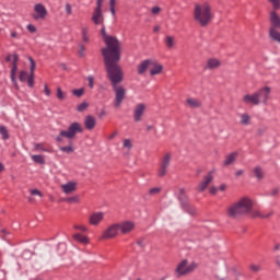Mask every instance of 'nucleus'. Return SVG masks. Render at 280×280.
Returning <instances> with one entry per match:
<instances>
[{
    "instance_id": "9b49d317",
    "label": "nucleus",
    "mask_w": 280,
    "mask_h": 280,
    "mask_svg": "<svg viewBox=\"0 0 280 280\" xmlns=\"http://www.w3.org/2000/svg\"><path fill=\"white\" fill-rule=\"evenodd\" d=\"M119 223H113L103 232L101 240H113L119 235Z\"/></svg>"
},
{
    "instance_id": "774afa93",
    "label": "nucleus",
    "mask_w": 280,
    "mask_h": 280,
    "mask_svg": "<svg viewBox=\"0 0 280 280\" xmlns=\"http://www.w3.org/2000/svg\"><path fill=\"white\" fill-rule=\"evenodd\" d=\"M160 30H161V26H154V27H153V32H155V33H156V32H160Z\"/></svg>"
},
{
    "instance_id": "5701e85b",
    "label": "nucleus",
    "mask_w": 280,
    "mask_h": 280,
    "mask_svg": "<svg viewBox=\"0 0 280 280\" xmlns=\"http://www.w3.org/2000/svg\"><path fill=\"white\" fill-rule=\"evenodd\" d=\"M164 45H166L167 49H174V47H176V38L172 35H166L164 38Z\"/></svg>"
},
{
    "instance_id": "a211bd4d",
    "label": "nucleus",
    "mask_w": 280,
    "mask_h": 280,
    "mask_svg": "<svg viewBox=\"0 0 280 280\" xmlns=\"http://www.w3.org/2000/svg\"><path fill=\"white\" fill-rule=\"evenodd\" d=\"M19 56L16 54L13 55V60H12V69H11V81L13 82V84H15L16 89L19 88V85L16 84V78H15V73L19 70Z\"/></svg>"
},
{
    "instance_id": "c03bdc74",
    "label": "nucleus",
    "mask_w": 280,
    "mask_h": 280,
    "mask_svg": "<svg viewBox=\"0 0 280 280\" xmlns=\"http://www.w3.org/2000/svg\"><path fill=\"white\" fill-rule=\"evenodd\" d=\"M88 85L90 86V89H93V86H95V78L93 75L88 77Z\"/></svg>"
},
{
    "instance_id": "6e6d98bb",
    "label": "nucleus",
    "mask_w": 280,
    "mask_h": 280,
    "mask_svg": "<svg viewBox=\"0 0 280 280\" xmlns=\"http://www.w3.org/2000/svg\"><path fill=\"white\" fill-rule=\"evenodd\" d=\"M44 93H45V95H47V97H49V95H51V90H49L47 84L44 85Z\"/></svg>"
},
{
    "instance_id": "aec40b11",
    "label": "nucleus",
    "mask_w": 280,
    "mask_h": 280,
    "mask_svg": "<svg viewBox=\"0 0 280 280\" xmlns=\"http://www.w3.org/2000/svg\"><path fill=\"white\" fill-rule=\"evenodd\" d=\"M92 21L94 25H104V14H102V9L94 10Z\"/></svg>"
},
{
    "instance_id": "4c0bfd02",
    "label": "nucleus",
    "mask_w": 280,
    "mask_h": 280,
    "mask_svg": "<svg viewBox=\"0 0 280 280\" xmlns=\"http://www.w3.org/2000/svg\"><path fill=\"white\" fill-rule=\"evenodd\" d=\"M72 95L75 97H82V95H84V88L72 90Z\"/></svg>"
},
{
    "instance_id": "a18cd8bd",
    "label": "nucleus",
    "mask_w": 280,
    "mask_h": 280,
    "mask_svg": "<svg viewBox=\"0 0 280 280\" xmlns=\"http://www.w3.org/2000/svg\"><path fill=\"white\" fill-rule=\"evenodd\" d=\"M66 202L78 203V202H80V197H78V196L69 197L66 199Z\"/></svg>"
},
{
    "instance_id": "3c124183",
    "label": "nucleus",
    "mask_w": 280,
    "mask_h": 280,
    "mask_svg": "<svg viewBox=\"0 0 280 280\" xmlns=\"http://www.w3.org/2000/svg\"><path fill=\"white\" fill-rule=\"evenodd\" d=\"M249 269L253 271V272H259V270H261V267L259 265H250L249 266Z\"/></svg>"
},
{
    "instance_id": "13d9d810",
    "label": "nucleus",
    "mask_w": 280,
    "mask_h": 280,
    "mask_svg": "<svg viewBox=\"0 0 280 280\" xmlns=\"http://www.w3.org/2000/svg\"><path fill=\"white\" fill-rule=\"evenodd\" d=\"M102 3H104V0H97L96 1V10H102Z\"/></svg>"
},
{
    "instance_id": "603ef678",
    "label": "nucleus",
    "mask_w": 280,
    "mask_h": 280,
    "mask_svg": "<svg viewBox=\"0 0 280 280\" xmlns=\"http://www.w3.org/2000/svg\"><path fill=\"white\" fill-rule=\"evenodd\" d=\"M31 196H39V198H43V192H40L38 189H32Z\"/></svg>"
},
{
    "instance_id": "1a4fd4ad",
    "label": "nucleus",
    "mask_w": 280,
    "mask_h": 280,
    "mask_svg": "<svg viewBox=\"0 0 280 280\" xmlns=\"http://www.w3.org/2000/svg\"><path fill=\"white\" fill-rule=\"evenodd\" d=\"M49 14V11H47V7L43 3H36L33 7V13H32V19L34 21H45Z\"/></svg>"
},
{
    "instance_id": "58836bf2",
    "label": "nucleus",
    "mask_w": 280,
    "mask_h": 280,
    "mask_svg": "<svg viewBox=\"0 0 280 280\" xmlns=\"http://www.w3.org/2000/svg\"><path fill=\"white\" fill-rule=\"evenodd\" d=\"M27 72L25 70L20 71L19 80L20 82H27Z\"/></svg>"
},
{
    "instance_id": "a19ab883",
    "label": "nucleus",
    "mask_w": 280,
    "mask_h": 280,
    "mask_svg": "<svg viewBox=\"0 0 280 280\" xmlns=\"http://www.w3.org/2000/svg\"><path fill=\"white\" fill-rule=\"evenodd\" d=\"M28 60L31 62V75H34V71L36 69V61L32 57H28Z\"/></svg>"
},
{
    "instance_id": "0eeeda50",
    "label": "nucleus",
    "mask_w": 280,
    "mask_h": 280,
    "mask_svg": "<svg viewBox=\"0 0 280 280\" xmlns=\"http://www.w3.org/2000/svg\"><path fill=\"white\" fill-rule=\"evenodd\" d=\"M78 132H83L82 125L80 122H72L67 130H61L57 141H62L65 139H73Z\"/></svg>"
},
{
    "instance_id": "f03ea898",
    "label": "nucleus",
    "mask_w": 280,
    "mask_h": 280,
    "mask_svg": "<svg viewBox=\"0 0 280 280\" xmlns=\"http://www.w3.org/2000/svg\"><path fill=\"white\" fill-rule=\"evenodd\" d=\"M101 34L106 45V47L101 50L104 65L108 66L119 62V60H121V43H119L117 38L106 34V26H104V24L102 25Z\"/></svg>"
},
{
    "instance_id": "de8ad7c7",
    "label": "nucleus",
    "mask_w": 280,
    "mask_h": 280,
    "mask_svg": "<svg viewBox=\"0 0 280 280\" xmlns=\"http://www.w3.org/2000/svg\"><path fill=\"white\" fill-rule=\"evenodd\" d=\"M26 82L31 89L34 88V74H30V77L26 79Z\"/></svg>"
},
{
    "instance_id": "5fc2aeb1",
    "label": "nucleus",
    "mask_w": 280,
    "mask_h": 280,
    "mask_svg": "<svg viewBox=\"0 0 280 280\" xmlns=\"http://www.w3.org/2000/svg\"><path fill=\"white\" fill-rule=\"evenodd\" d=\"M152 130H153V132L156 133V127H154L153 125H148L147 126V132H152Z\"/></svg>"
},
{
    "instance_id": "69168bd1",
    "label": "nucleus",
    "mask_w": 280,
    "mask_h": 280,
    "mask_svg": "<svg viewBox=\"0 0 280 280\" xmlns=\"http://www.w3.org/2000/svg\"><path fill=\"white\" fill-rule=\"evenodd\" d=\"M276 265L280 268V256H277V258H276Z\"/></svg>"
},
{
    "instance_id": "b1692460",
    "label": "nucleus",
    "mask_w": 280,
    "mask_h": 280,
    "mask_svg": "<svg viewBox=\"0 0 280 280\" xmlns=\"http://www.w3.org/2000/svg\"><path fill=\"white\" fill-rule=\"evenodd\" d=\"M186 104L189 108H200L202 106V103L198 98H187Z\"/></svg>"
},
{
    "instance_id": "0e129e2a",
    "label": "nucleus",
    "mask_w": 280,
    "mask_h": 280,
    "mask_svg": "<svg viewBox=\"0 0 280 280\" xmlns=\"http://www.w3.org/2000/svg\"><path fill=\"white\" fill-rule=\"evenodd\" d=\"M242 174H244L243 170L236 171L235 176H242Z\"/></svg>"
},
{
    "instance_id": "338daca9",
    "label": "nucleus",
    "mask_w": 280,
    "mask_h": 280,
    "mask_svg": "<svg viewBox=\"0 0 280 280\" xmlns=\"http://www.w3.org/2000/svg\"><path fill=\"white\" fill-rule=\"evenodd\" d=\"M115 137H117V131L113 132V133L109 136V139L113 140V139H115Z\"/></svg>"
},
{
    "instance_id": "79ce46f5",
    "label": "nucleus",
    "mask_w": 280,
    "mask_h": 280,
    "mask_svg": "<svg viewBox=\"0 0 280 280\" xmlns=\"http://www.w3.org/2000/svg\"><path fill=\"white\" fill-rule=\"evenodd\" d=\"M150 196H158V194H161V187H154L149 190Z\"/></svg>"
},
{
    "instance_id": "f704fd0d",
    "label": "nucleus",
    "mask_w": 280,
    "mask_h": 280,
    "mask_svg": "<svg viewBox=\"0 0 280 280\" xmlns=\"http://www.w3.org/2000/svg\"><path fill=\"white\" fill-rule=\"evenodd\" d=\"M57 98L62 102L67 98V94L62 91L61 88H57Z\"/></svg>"
},
{
    "instance_id": "423d86ee",
    "label": "nucleus",
    "mask_w": 280,
    "mask_h": 280,
    "mask_svg": "<svg viewBox=\"0 0 280 280\" xmlns=\"http://www.w3.org/2000/svg\"><path fill=\"white\" fill-rule=\"evenodd\" d=\"M198 268V265L196 262H188L187 259L182 260L175 268V275L177 279H180V277H187V275H191L194 270Z\"/></svg>"
},
{
    "instance_id": "bf43d9fd",
    "label": "nucleus",
    "mask_w": 280,
    "mask_h": 280,
    "mask_svg": "<svg viewBox=\"0 0 280 280\" xmlns=\"http://www.w3.org/2000/svg\"><path fill=\"white\" fill-rule=\"evenodd\" d=\"M210 194L215 196V194H218V187H215V186L210 187Z\"/></svg>"
},
{
    "instance_id": "052dcab7",
    "label": "nucleus",
    "mask_w": 280,
    "mask_h": 280,
    "mask_svg": "<svg viewBox=\"0 0 280 280\" xmlns=\"http://www.w3.org/2000/svg\"><path fill=\"white\" fill-rule=\"evenodd\" d=\"M226 189H228L226 184H221V185L219 186V191H226Z\"/></svg>"
},
{
    "instance_id": "e433bc0d",
    "label": "nucleus",
    "mask_w": 280,
    "mask_h": 280,
    "mask_svg": "<svg viewBox=\"0 0 280 280\" xmlns=\"http://www.w3.org/2000/svg\"><path fill=\"white\" fill-rule=\"evenodd\" d=\"M122 148H125V150H132V140L125 139L122 141Z\"/></svg>"
},
{
    "instance_id": "dca6fc26",
    "label": "nucleus",
    "mask_w": 280,
    "mask_h": 280,
    "mask_svg": "<svg viewBox=\"0 0 280 280\" xmlns=\"http://www.w3.org/2000/svg\"><path fill=\"white\" fill-rule=\"evenodd\" d=\"M161 73H163V65L159 63L154 59H151L150 75H161Z\"/></svg>"
},
{
    "instance_id": "2eb2a0df",
    "label": "nucleus",
    "mask_w": 280,
    "mask_h": 280,
    "mask_svg": "<svg viewBox=\"0 0 280 280\" xmlns=\"http://www.w3.org/2000/svg\"><path fill=\"white\" fill-rule=\"evenodd\" d=\"M221 67H222V60L215 57H212L206 61L205 69L209 71H215V69H220Z\"/></svg>"
},
{
    "instance_id": "f3484780",
    "label": "nucleus",
    "mask_w": 280,
    "mask_h": 280,
    "mask_svg": "<svg viewBox=\"0 0 280 280\" xmlns=\"http://www.w3.org/2000/svg\"><path fill=\"white\" fill-rule=\"evenodd\" d=\"M212 180H213V172H210L208 173V175L203 177V180L198 185L197 187L198 191H205V189H207L209 185H211Z\"/></svg>"
},
{
    "instance_id": "8fccbe9b",
    "label": "nucleus",
    "mask_w": 280,
    "mask_h": 280,
    "mask_svg": "<svg viewBox=\"0 0 280 280\" xmlns=\"http://www.w3.org/2000/svg\"><path fill=\"white\" fill-rule=\"evenodd\" d=\"M161 12H162V9L160 7H153L151 9V13L154 14V15L161 14Z\"/></svg>"
},
{
    "instance_id": "7ed1b4c3",
    "label": "nucleus",
    "mask_w": 280,
    "mask_h": 280,
    "mask_svg": "<svg viewBox=\"0 0 280 280\" xmlns=\"http://www.w3.org/2000/svg\"><path fill=\"white\" fill-rule=\"evenodd\" d=\"M226 215L233 220L242 218V215H250V218H260L264 220V212L253 210V199L243 197L238 201L230 205L226 208Z\"/></svg>"
},
{
    "instance_id": "7c9ffc66",
    "label": "nucleus",
    "mask_w": 280,
    "mask_h": 280,
    "mask_svg": "<svg viewBox=\"0 0 280 280\" xmlns=\"http://www.w3.org/2000/svg\"><path fill=\"white\" fill-rule=\"evenodd\" d=\"M32 161L38 163L39 165H45V158L43 155H32Z\"/></svg>"
},
{
    "instance_id": "2f4dec72",
    "label": "nucleus",
    "mask_w": 280,
    "mask_h": 280,
    "mask_svg": "<svg viewBox=\"0 0 280 280\" xmlns=\"http://www.w3.org/2000/svg\"><path fill=\"white\" fill-rule=\"evenodd\" d=\"M241 124L243 126H248V124H250V116L248 114H242L241 115Z\"/></svg>"
},
{
    "instance_id": "f257e3e1",
    "label": "nucleus",
    "mask_w": 280,
    "mask_h": 280,
    "mask_svg": "<svg viewBox=\"0 0 280 280\" xmlns=\"http://www.w3.org/2000/svg\"><path fill=\"white\" fill-rule=\"evenodd\" d=\"M105 70L115 93L114 106L115 108H119L126 100V88L118 85L120 82H124V71L119 62L105 66Z\"/></svg>"
},
{
    "instance_id": "cd10ccee",
    "label": "nucleus",
    "mask_w": 280,
    "mask_h": 280,
    "mask_svg": "<svg viewBox=\"0 0 280 280\" xmlns=\"http://www.w3.org/2000/svg\"><path fill=\"white\" fill-rule=\"evenodd\" d=\"M73 240H75V242H79L80 244H89L91 241L88 238V236L82 235L80 233H77L74 235H72Z\"/></svg>"
},
{
    "instance_id": "a878e982",
    "label": "nucleus",
    "mask_w": 280,
    "mask_h": 280,
    "mask_svg": "<svg viewBox=\"0 0 280 280\" xmlns=\"http://www.w3.org/2000/svg\"><path fill=\"white\" fill-rule=\"evenodd\" d=\"M236 160H237V152L230 153L225 158V161L223 162V165H225V166L233 165V163H235Z\"/></svg>"
},
{
    "instance_id": "bb28decb",
    "label": "nucleus",
    "mask_w": 280,
    "mask_h": 280,
    "mask_svg": "<svg viewBox=\"0 0 280 280\" xmlns=\"http://www.w3.org/2000/svg\"><path fill=\"white\" fill-rule=\"evenodd\" d=\"M84 124H85V128L88 130H93V128H95V124H96L95 117L86 116Z\"/></svg>"
},
{
    "instance_id": "473e14b6",
    "label": "nucleus",
    "mask_w": 280,
    "mask_h": 280,
    "mask_svg": "<svg viewBox=\"0 0 280 280\" xmlns=\"http://www.w3.org/2000/svg\"><path fill=\"white\" fill-rule=\"evenodd\" d=\"M73 229H75V231H81V233H89V226L85 224H74Z\"/></svg>"
},
{
    "instance_id": "f8f14e48",
    "label": "nucleus",
    "mask_w": 280,
    "mask_h": 280,
    "mask_svg": "<svg viewBox=\"0 0 280 280\" xmlns=\"http://www.w3.org/2000/svg\"><path fill=\"white\" fill-rule=\"evenodd\" d=\"M106 214L104 212H92L89 215L88 222L91 224V226H100L102 222H104V218Z\"/></svg>"
},
{
    "instance_id": "412c9836",
    "label": "nucleus",
    "mask_w": 280,
    "mask_h": 280,
    "mask_svg": "<svg viewBox=\"0 0 280 280\" xmlns=\"http://www.w3.org/2000/svg\"><path fill=\"white\" fill-rule=\"evenodd\" d=\"M151 65L152 59H147L140 62V65L138 66V75H143V73H145V71L150 69Z\"/></svg>"
},
{
    "instance_id": "72a5a7b5",
    "label": "nucleus",
    "mask_w": 280,
    "mask_h": 280,
    "mask_svg": "<svg viewBox=\"0 0 280 280\" xmlns=\"http://www.w3.org/2000/svg\"><path fill=\"white\" fill-rule=\"evenodd\" d=\"M34 150H36V152H49V149L45 148L43 143H35Z\"/></svg>"
},
{
    "instance_id": "37998d69",
    "label": "nucleus",
    "mask_w": 280,
    "mask_h": 280,
    "mask_svg": "<svg viewBox=\"0 0 280 280\" xmlns=\"http://www.w3.org/2000/svg\"><path fill=\"white\" fill-rule=\"evenodd\" d=\"M86 51V47H84V44H79V56L80 58H84V52Z\"/></svg>"
},
{
    "instance_id": "39448f33",
    "label": "nucleus",
    "mask_w": 280,
    "mask_h": 280,
    "mask_svg": "<svg viewBox=\"0 0 280 280\" xmlns=\"http://www.w3.org/2000/svg\"><path fill=\"white\" fill-rule=\"evenodd\" d=\"M271 90L269 86H265L253 94H245L242 98L243 104L247 106H259V104H268L270 100Z\"/></svg>"
},
{
    "instance_id": "680f3d73",
    "label": "nucleus",
    "mask_w": 280,
    "mask_h": 280,
    "mask_svg": "<svg viewBox=\"0 0 280 280\" xmlns=\"http://www.w3.org/2000/svg\"><path fill=\"white\" fill-rule=\"evenodd\" d=\"M137 244L140 246V248H145V241H138Z\"/></svg>"
},
{
    "instance_id": "393cba45",
    "label": "nucleus",
    "mask_w": 280,
    "mask_h": 280,
    "mask_svg": "<svg viewBox=\"0 0 280 280\" xmlns=\"http://www.w3.org/2000/svg\"><path fill=\"white\" fill-rule=\"evenodd\" d=\"M253 172L257 180H262V178L266 176V173L264 172V168L261 166H255Z\"/></svg>"
},
{
    "instance_id": "4468645a",
    "label": "nucleus",
    "mask_w": 280,
    "mask_h": 280,
    "mask_svg": "<svg viewBox=\"0 0 280 280\" xmlns=\"http://www.w3.org/2000/svg\"><path fill=\"white\" fill-rule=\"evenodd\" d=\"M145 108H148V106L143 103L136 105L133 109V121H141L143 115H145Z\"/></svg>"
},
{
    "instance_id": "864d4df0",
    "label": "nucleus",
    "mask_w": 280,
    "mask_h": 280,
    "mask_svg": "<svg viewBox=\"0 0 280 280\" xmlns=\"http://www.w3.org/2000/svg\"><path fill=\"white\" fill-rule=\"evenodd\" d=\"M275 215V211H270L269 213H262V220H268V218H272Z\"/></svg>"
},
{
    "instance_id": "c85d7f7f",
    "label": "nucleus",
    "mask_w": 280,
    "mask_h": 280,
    "mask_svg": "<svg viewBox=\"0 0 280 280\" xmlns=\"http://www.w3.org/2000/svg\"><path fill=\"white\" fill-rule=\"evenodd\" d=\"M0 135L4 141L10 139V133L8 132V128H5V126H0Z\"/></svg>"
},
{
    "instance_id": "6ab92c4d",
    "label": "nucleus",
    "mask_w": 280,
    "mask_h": 280,
    "mask_svg": "<svg viewBox=\"0 0 280 280\" xmlns=\"http://www.w3.org/2000/svg\"><path fill=\"white\" fill-rule=\"evenodd\" d=\"M61 189L63 194L69 196V194H73L78 189V183L77 182H68L67 184L61 185Z\"/></svg>"
},
{
    "instance_id": "e2e57ef3",
    "label": "nucleus",
    "mask_w": 280,
    "mask_h": 280,
    "mask_svg": "<svg viewBox=\"0 0 280 280\" xmlns=\"http://www.w3.org/2000/svg\"><path fill=\"white\" fill-rule=\"evenodd\" d=\"M11 38H19V33L16 31L11 32Z\"/></svg>"
},
{
    "instance_id": "20e7f679",
    "label": "nucleus",
    "mask_w": 280,
    "mask_h": 280,
    "mask_svg": "<svg viewBox=\"0 0 280 280\" xmlns=\"http://www.w3.org/2000/svg\"><path fill=\"white\" fill-rule=\"evenodd\" d=\"M213 11L211 9V4L208 2L197 3L194 8V20L201 27H207L211 21L214 19Z\"/></svg>"
},
{
    "instance_id": "49530a36",
    "label": "nucleus",
    "mask_w": 280,
    "mask_h": 280,
    "mask_svg": "<svg viewBox=\"0 0 280 280\" xmlns=\"http://www.w3.org/2000/svg\"><path fill=\"white\" fill-rule=\"evenodd\" d=\"M66 14L67 16H71V14H73V8L70 3H66Z\"/></svg>"
},
{
    "instance_id": "4be33fe9",
    "label": "nucleus",
    "mask_w": 280,
    "mask_h": 280,
    "mask_svg": "<svg viewBox=\"0 0 280 280\" xmlns=\"http://www.w3.org/2000/svg\"><path fill=\"white\" fill-rule=\"evenodd\" d=\"M277 30H279V26L271 24V27L269 28V36L271 40H275V43H279L280 45V32Z\"/></svg>"
},
{
    "instance_id": "ea45409f",
    "label": "nucleus",
    "mask_w": 280,
    "mask_h": 280,
    "mask_svg": "<svg viewBox=\"0 0 280 280\" xmlns=\"http://www.w3.org/2000/svg\"><path fill=\"white\" fill-rule=\"evenodd\" d=\"M86 108H89V103L83 102L80 105H78L77 110H79V113H84Z\"/></svg>"
},
{
    "instance_id": "ddd939ff",
    "label": "nucleus",
    "mask_w": 280,
    "mask_h": 280,
    "mask_svg": "<svg viewBox=\"0 0 280 280\" xmlns=\"http://www.w3.org/2000/svg\"><path fill=\"white\" fill-rule=\"evenodd\" d=\"M120 233L122 235H128L129 233H132V231L136 229L137 224L132 221H124L121 223H118Z\"/></svg>"
},
{
    "instance_id": "9d476101",
    "label": "nucleus",
    "mask_w": 280,
    "mask_h": 280,
    "mask_svg": "<svg viewBox=\"0 0 280 280\" xmlns=\"http://www.w3.org/2000/svg\"><path fill=\"white\" fill-rule=\"evenodd\" d=\"M172 164V154L165 153L161 160L160 168L158 172V176L163 178L167 175V170H170V165Z\"/></svg>"
},
{
    "instance_id": "4d7b16f0",
    "label": "nucleus",
    "mask_w": 280,
    "mask_h": 280,
    "mask_svg": "<svg viewBox=\"0 0 280 280\" xmlns=\"http://www.w3.org/2000/svg\"><path fill=\"white\" fill-rule=\"evenodd\" d=\"M269 196H279V188L271 189Z\"/></svg>"
},
{
    "instance_id": "c756f323",
    "label": "nucleus",
    "mask_w": 280,
    "mask_h": 280,
    "mask_svg": "<svg viewBox=\"0 0 280 280\" xmlns=\"http://www.w3.org/2000/svg\"><path fill=\"white\" fill-rule=\"evenodd\" d=\"M81 36H82L83 43H89V40H90V37H89V28L82 27V28H81Z\"/></svg>"
},
{
    "instance_id": "09e8293b",
    "label": "nucleus",
    "mask_w": 280,
    "mask_h": 280,
    "mask_svg": "<svg viewBox=\"0 0 280 280\" xmlns=\"http://www.w3.org/2000/svg\"><path fill=\"white\" fill-rule=\"evenodd\" d=\"M26 30H28V32H31V34H36V32H37L36 26H34V24H28L26 26Z\"/></svg>"
},
{
    "instance_id": "c9c22d12",
    "label": "nucleus",
    "mask_w": 280,
    "mask_h": 280,
    "mask_svg": "<svg viewBox=\"0 0 280 280\" xmlns=\"http://www.w3.org/2000/svg\"><path fill=\"white\" fill-rule=\"evenodd\" d=\"M59 150L61 152H67V154H71L74 151L73 144L71 142L68 147H61V148H59Z\"/></svg>"
},
{
    "instance_id": "6e6552de",
    "label": "nucleus",
    "mask_w": 280,
    "mask_h": 280,
    "mask_svg": "<svg viewBox=\"0 0 280 280\" xmlns=\"http://www.w3.org/2000/svg\"><path fill=\"white\" fill-rule=\"evenodd\" d=\"M269 5H271V10L269 11V21L271 25L279 27L280 30V16L277 13L280 10V0H267Z\"/></svg>"
}]
</instances>
